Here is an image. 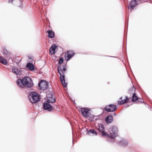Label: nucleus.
<instances>
[{
    "label": "nucleus",
    "mask_w": 152,
    "mask_h": 152,
    "mask_svg": "<svg viewBox=\"0 0 152 152\" xmlns=\"http://www.w3.org/2000/svg\"><path fill=\"white\" fill-rule=\"evenodd\" d=\"M16 83L18 86L21 88H23L24 87L30 88L33 85L32 79L28 76L25 77L22 79H18Z\"/></svg>",
    "instance_id": "f257e3e1"
},
{
    "label": "nucleus",
    "mask_w": 152,
    "mask_h": 152,
    "mask_svg": "<svg viewBox=\"0 0 152 152\" xmlns=\"http://www.w3.org/2000/svg\"><path fill=\"white\" fill-rule=\"evenodd\" d=\"M66 66L65 65H59L58 66V72L60 75V79L63 86L66 87L67 84L65 82L64 72L66 70Z\"/></svg>",
    "instance_id": "f03ea898"
},
{
    "label": "nucleus",
    "mask_w": 152,
    "mask_h": 152,
    "mask_svg": "<svg viewBox=\"0 0 152 152\" xmlns=\"http://www.w3.org/2000/svg\"><path fill=\"white\" fill-rule=\"evenodd\" d=\"M29 99L32 103H35L40 100L39 94L36 92H32L31 93Z\"/></svg>",
    "instance_id": "7ed1b4c3"
},
{
    "label": "nucleus",
    "mask_w": 152,
    "mask_h": 152,
    "mask_svg": "<svg viewBox=\"0 0 152 152\" xmlns=\"http://www.w3.org/2000/svg\"><path fill=\"white\" fill-rule=\"evenodd\" d=\"M55 101V99H49L46 103H44L43 105V109L45 110H47L49 111H51L53 109L52 106L50 104V103H53Z\"/></svg>",
    "instance_id": "20e7f679"
},
{
    "label": "nucleus",
    "mask_w": 152,
    "mask_h": 152,
    "mask_svg": "<svg viewBox=\"0 0 152 152\" xmlns=\"http://www.w3.org/2000/svg\"><path fill=\"white\" fill-rule=\"evenodd\" d=\"M98 129L99 132L101 133L102 137H109L110 135L107 132H105L104 126L102 124H99Z\"/></svg>",
    "instance_id": "39448f33"
},
{
    "label": "nucleus",
    "mask_w": 152,
    "mask_h": 152,
    "mask_svg": "<svg viewBox=\"0 0 152 152\" xmlns=\"http://www.w3.org/2000/svg\"><path fill=\"white\" fill-rule=\"evenodd\" d=\"M109 132L110 134L109 137L113 138L114 137L113 135L116 134L118 132V128L115 126H113L111 127L108 129Z\"/></svg>",
    "instance_id": "423d86ee"
},
{
    "label": "nucleus",
    "mask_w": 152,
    "mask_h": 152,
    "mask_svg": "<svg viewBox=\"0 0 152 152\" xmlns=\"http://www.w3.org/2000/svg\"><path fill=\"white\" fill-rule=\"evenodd\" d=\"M75 55V53L74 51L68 50L65 54V59L66 61H68L71 58Z\"/></svg>",
    "instance_id": "0eeeda50"
},
{
    "label": "nucleus",
    "mask_w": 152,
    "mask_h": 152,
    "mask_svg": "<svg viewBox=\"0 0 152 152\" xmlns=\"http://www.w3.org/2000/svg\"><path fill=\"white\" fill-rule=\"evenodd\" d=\"M78 110L84 117L87 118L89 116V110L88 108H79Z\"/></svg>",
    "instance_id": "6e6552de"
},
{
    "label": "nucleus",
    "mask_w": 152,
    "mask_h": 152,
    "mask_svg": "<svg viewBox=\"0 0 152 152\" xmlns=\"http://www.w3.org/2000/svg\"><path fill=\"white\" fill-rule=\"evenodd\" d=\"M40 89L45 90L47 89L48 88V83L45 80H41L39 85Z\"/></svg>",
    "instance_id": "1a4fd4ad"
},
{
    "label": "nucleus",
    "mask_w": 152,
    "mask_h": 152,
    "mask_svg": "<svg viewBox=\"0 0 152 152\" xmlns=\"http://www.w3.org/2000/svg\"><path fill=\"white\" fill-rule=\"evenodd\" d=\"M117 109L116 106L115 104H110L105 107V110L107 112H113Z\"/></svg>",
    "instance_id": "9d476101"
},
{
    "label": "nucleus",
    "mask_w": 152,
    "mask_h": 152,
    "mask_svg": "<svg viewBox=\"0 0 152 152\" xmlns=\"http://www.w3.org/2000/svg\"><path fill=\"white\" fill-rule=\"evenodd\" d=\"M120 100L118 102V104L122 105L126 103H128L129 101V99L127 96L121 97L119 98Z\"/></svg>",
    "instance_id": "9b49d317"
},
{
    "label": "nucleus",
    "mask_w": 152,
    "mask_h": 152,
    "mask_svg": "<svg viewBox=\"0 0 152 152\" xmlns=\"http://www.w3.org/2000/svg\"><path fill=\"white\" fill-rule=\"evenodd\" d=\"M132 100L133 102L137 101L138 103H143V100L141 98H139L136 95V93H134L132 97Z\"/></svg>",
    "instance_id": "f8f14e48"
},
{
    "label": "nucleus",
    "mask_w": 152,
    "mask_h": 152,
    "mask_svg": "<svg viewBox=\"0 0 152 152\" xmlns=\"http://www.w3.org/2000/svg\"><path fill=\"white\" fill-rule=\"evenodd\" d=\"M136 1L135 0H132L130 2V4L129 5L128 7L130 9H133L134 7L136 6Z\"/></svg>",
    "instance_id": "ddd939ff"
},
{
    "label": "nucleus",
    "mask_w": 152,
    "mask_h": 152,
    "mask_svg": "<svg viewBox=\"0 0 152 152\" xmlns=\"http://www.w3.org/2000/svg\"><path fill=\"white\" fill-rule=\"evenodd\" d=\"M113 120V117L112 115H109L107 116L105 118V121L107 124H109L112 122Z\"/></svg>",
    "instance_id": "4468645a"
},
{
    "label": "nucleus",
    "mask_w": 152,
    "mask_h": 152,
    "mask_svg": "<svg viewBox=\"0 0 152 152\" xmlns=\"http://www.w3.org/2000/svg\"><path fill=\"white\" fill-rule=\"evenodd\" d=\"M56 48V46L55 44L51 46L49 52L51 54H55V50Z\"/></svg>",
    "instance_id": "2eb2a0df"
},
{
    "label": "nucleus",
    "mask_w": 152,
    "mask_h": 152,
    "mask_svg": "<svg viewBox=\"0 0 152 152\" xmlns=\"http://www.w3.org/2000/svg\"><path fill=\"white\" fill-rule=\"evenodd\" d=\"M48 33V37L50 38H52L54 37L55 34L54 32L51 30H49L47 31Z\"/></svg>",
    "instance_id": "dca6fc26"
},
{
    "label": "nucleus",
    "mask_w": 152,
    "mask_h": 152,
    "mask_svg": "<svg viewBox=\"0 0 152 152\" xmlns=\"http://www.w3.org/2000/svg\"><path fill=\"white\" fill-rule=\"evenodd\" d=\"M26 67L30 70H33L34 69V67L33 65L30 63L27 64Z\"/></svg>",
    "instance_id": "f3484780"
},
{
    "label": "nucleus",
    "mask_w": 152,
    "mask_h": 152,
    "mask_svg": "<svg viewBox=\"0 0 152 152\" xmlns=\"http://www.w3.org/2000/svg\"><path fill=\"white\" fill-rule=\"evenodd\" d=\"M0 62L4 65H6L7 63V60L1 56H0Z\"/></svg>",
    "instance_id": "a211bd4d"
},
{
    "label": "nucleus",
    "mask_w": 152,
    "mask_h": 152,
    "mask_svg": "<svg viewBox=\"0 0 152 152\" xmlns=\"http://www.w3.org/2000/svg\"><path fill=\"white\" fill-rule=\"evenodd\" d=\"M88 134H95V135L97 134V132L94 129H91L89 131Z\"/></svg>",
    "instance_id": "6ab92c4d"
},
{
    "label": "nucleus",
    "mask_w": 152,
    "mask_h": 152,
    "mask_svg": "<svg viewBox=\"0 0 152 152\" xmlns=\"http://www.w3.org/2000/svg\"><path fill=\"white\" fill-rule=\"evenodd\" d=\"M121 144L123 146H125L127 145L128 142L125 140H122L121 141Z\"/></svg>",
    "instance_id": "aec40b11"
},
{
    "label": "nucleus",
    "mask_w": 152,
    "mask_h": 152,
    "mask_svg": "<svg viewBox=\"0 0 152 152\" xmlns=\"http://www.w3.org/2000/svg\"><path fill=\"white\" fill-rule=\"evenodd\" d=\"M20 1V0H9L8 1V3H12L13 4H14L16 2H18Z\"/></svg>",
    "instance_id": "412c9836"
},
{
    "label": "nucleus",
    "mask_w": 152,
    "mask_h": 152,
    "mask_svg": "<svg viewBox=\"0 0 152 152\" xmlns=\"http://www.w3.org/2000/svg\"><path fill=\"white\" fill-rule=\"evenodd\" d=\"M12 71L13 73H15L17 75H18L19 74V72L17 69H13L12 70Z\"/></svg>",
    "instance_id": "4be33fe9"
},
{
    "label": "nucleus",
    "mask_w": 152,
    "mask_h": 152,
    "mask_svg": "<svg viewBox=\"0 0 152 152\" xmlns=\"http://www.w3.org/2000/svg\"><path fill=\"white\" fill-rule=\"evenodd\" d=\"M3 53H4V54L7 55L8 56H9L10 54V52L6 50H3Z\"/></svg>",
    "instance_id": "5701e85b"
},
{
    "label": "nucleus",
    "mask_w": 152,
    "mask_h": 152,
    "mask_svg": "<svg viewBox=\"0 0 152 152\" xmlns=\"http://www.w3.org/2000/svg\"><path fill=\"white\" fill-rule=\"evenodd\" d=\"M135 87L133 86L131 89H130L129 90V92L130 93L133 92L134 91H135Z\"/></svg>",
    "instance_id": "b1692460"
},
{
    "label": "nucleus",
    "mask_w": 152,
    "mask_h": 152,
    "mask_svg": "<svg viewBox=\"0 0 152 152\" xmlns=\"http://www.w3.org/2000/svg\"><path fill=\"white\" fill-rule=\"evenodd\" d=\"M63 61V59L62 58H60L59 60V61L58 62L59 64H61V63H62Z\"/></svg>",
    "instance_id": "393cba45"
},
{
    "label": "nucleus",
    "mask_w": 152,
    "mask_h": 152,
    "mask_svg": "<svg viewBox=\"0 0 152 152\" xmlns=\"http://www.w3.org/2000/svg\"><path fill=\"white\" fill-rule=\"evenodd\" d=\"M114 115H116V114H115V113H114Z\"/></svg>",
    "instance_id": "a878e982"
}]
</instances>
